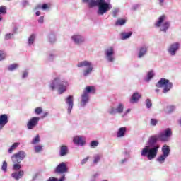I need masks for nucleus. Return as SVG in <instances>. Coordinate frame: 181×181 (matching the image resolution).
Masks as SVG:
<instances>
[{
  "instance_id": "obj_1",
  "label": "nucleus",
  "mask_w": 181,
  "mask_h": 181,
  "mask_svg": "<svg viewBox=\"0 0 181 181\" xmlns=\"http://www.w3.org/2000/svg\"><path fill=\"white\" fill-rule=\"evenodd\" d=\"M172 136V129L168 128L158 134H153L148 137L146 141V146L141 151V156L147 158L148 160H152L158 156L160 146L158 141L169 142Z\"/></svg>"
},
{
  "instance_id": "obj_2",
  "label": "nucleus",
  "mask_w": 181,
  "mask_h": 181,
  "mask_svg": "<svg viewBox=\"0 0 181 181\" xmlns=\"http://www.w3.org/2000/svg\"><path fill=\"white\" fill-rule=\"evenodd\" d=\"M83 4H88V8L98 6L97 15L103 16L108 11L112 9V5L105 0H82Z\"/></svg>"
},
{
  "instance_id": "obj_3",
  "label": "nucleus",
  "mask_w": 181,
  "mask_h": 181,
  "mask_svg": "<svg viewBox=\"0 0 181 181\" xmlns=\"http://www.w3.org/2000/svg\"><path fill=\"white\" fill-rule=\"evenodd\" d=\"M69 86V81L60 77H56L54 80L51 81L49 84V87L52 91H54V90L57 88L58 94H63V93H66Z\"/></svg>"
},
{
  "instance_id": "obj_4",
  "label": "nucleus",
  "mask_w": 181,
  "mask_h": 181,
  "mask_svg": "<svg viewBox=\"0 0 181 181\" xmlns=\"http://www.w3.org/2000/svg\"><path fill=\"white\" fill-rule=\"evenodd\" d=\"M165 21H166V16L165 15H162L158 18V21L155 23L154 25L156 26V28H160V32H163L164 33H166V32H168V30L170 28V21L165 22Z\"/></svg>"
},
{
  "instance_id": "obj_5",
  "label": "nucleus",
  "mask_w": 181,
  "mask_h": 181,
  "mask_svg": "<svg viewBox=\"0 0 181 181\" xmlns=\"http://www.w3.org/2000/svg\"><path fill=\"white\" fill-rule=\"evenodd\" d=\"M156 87L158 88H162L163 87V94H167L169 93L172 88L173 87V83L169 81V79H166L165 78H162L156 84Z\"/></svg>"
},
{
  "instance_id": "obj_6",
  "label": "nucleus",
  "mask_w": 181,
  "mask_h": 181,
  "mask_svg": "<svg viewBox=\"0 0 181 181\" xmlns=\"http://www.w3.org/2000/svg\"><path fill=\"white\" fill-rule=\"evenodd\" d=\"M90 93H92V94L95 93L94 86H87L83 90V93L81 95V107H86V104L90 101V96L88 95Z\"/></svg>"
},
{
  "instance_id": "obj_7",
  "label": "nucleus",
  "mask_w": 181,
  "mask_h": 181,
  "mask_svg": "<svg viewBox=\"0 0 181 181\" xmlns=\"http://www.w3.org/2000/svg\"><path fill=\"white\" fill-rule=\"evenodd\" d=\"M76 66L81 68V67H87L86 69L83 70V76L88 77V76H90V73H93V63L91 62L85 60L83 62H79L77 64Z\"/></svg>"
},
{
  "instance_id": "obj_8",
  "label": "nucleus",
  "mask_w": 181,
  "mask_h": 181,
  "mask_svg": "<svg viewBox=\"0 0 181 181\" xmlns=\"http://www.w3.org/2000/svg\"><path fill=\"white\" fill-rule=\"evenodd\" d=\"M161 151L162 154L157 158L156 161L162 165L165 163V160L170 155V147L168 145H164L162 146Z\"/></svg>"
},
{
  "instance_id": "obj_9",
  "label": "nucleus",
  "mask_w": 181,
  "mask_h": 181,
  "mask_svg": "<svg viewBox=\"0 0 181 181\" xmlns=\"http://www.w3.org/2000/svg\"><path fill=\"white\" fill-rule=\"evenodd\" d=\"M25 158H26V153L23 151H20L11 156V160L13 163H21Z\"/></svg>"
},
{
  "instance_id": "obj_10",
  "label": "nucleus",
  "mask_w": 181,
  "mask_h": 181,
  "mask_svg": "<svg viewBox=\"0 0 181 181\" xmlns=\"http://www.w3.org/2000/svg\"><path fill=\"white\" fill-rule=\"evenodd\" d=\"M115 52L114 51V47H110L107 49L105 50V57L109 63H114L115 61Z\"/></svg>"
},
{
  "instance_id": "obj_11",
  "label": "nucleus",
  "mask_w": 181,
  "mask_h": 181,
  "mask_svg": "<svg viewBox=\"0 0 181 181\" xmlns=\"http://www.w3.org/2000/svg\"><path fill=\"white\" fill-rule=\"evenodd\" d=\"M55 173L58 175H63L64 173H67L69 172V168H67V164L66 163L62 162L59 163L54 170Z\"/></svg>"
},
{
  "instance_id": "obj_12",
  "label": "nucleus",
  "mask_w": 181,
  "mask_h": 181,
  "mask_svg": "<svg viewBox=\"0 0 181 181\" xmlns=\"http://www.w3.org/2000/svg\"><path fill=\"white\" fill-rule=\"evenodd\" d=\"M110 115H115V114H122L124 112V104L119 103L116 108L111 107L107 111Z\"/></svg>"
},
{
  "instance_id": "obj_13",
  "label": "nucleus",
  "mask_w": 181,
  "mask_h": 181,
  "mask_svg": "<svg viewBox=\"0 0 181 181\" xmlns=\"http://www.w3.org/2000/svg\"><path fill=\"white\" fill-rule=\"evenodd\" d=\"M180 48V44L179 42H174L170 45V47L168 49V53L170 54V56H175L176 52Z\"/></svg>"
},
{
  "instance_id": "obj_14",
  "label": "nucleus",
  "mask_w": 181,
  "mask_h": 181,
  "mask_svg": "<svg viewBox=\"0 0 181 181\" xmlns=\"http://www.w3.org/2000/svg\"><path fill=\"white\" fill-rule=\"evenodd\" d=\"M40 120V117H32L28 122L27 123L28 129H33L37 124H39V121Z\"/></svg>"
},
{
  "instance_id": "obj_15",
  "label": "nucleus",
  "mask_w": 181,
  "mask_h": 181,
  "mask_svg": "<svg viewBox=\"0 0 181 181\" xmlns=\"http://www.w3.org/2000/svg\"><path fill=\"white\" fill-rule=\"evenodd\" d=\"M71 40L75 45H83L86 42V38L81 35L76 34L71 37Z\"/></svg>"
},
{
  "instance_id": "obj_16",
  "label": "nucleus",
  "mask_w": 181,
  "mask_h": 181,
  "mask_svg": "<svg viewBox=\"0 0 181 181\" xmlns=\"http://www.w3.org/2000/svg\"><path fill=\"white\" fill-rule=\"evenodd\" d=\"M148 47L145 45L139 47L138 49V54H137L138 59H142V57H144V56H146V54H148Z\"/></svg>"
},
{
  "instance_id": "obj_17",
  "label": "nucleus",
  "mask_w": 181,
  "mask_h": 181,
  "mask_svg": "<svg viewBox=\"0 0 181 181\" xmlns=\"http://www.w3.org/2000/svg\"><path fill=\"white\" fill-rule=\"evenodd\" d=\"M67 105H68V114H71V110H73V106L74 105L73 96L69 95L65 100Z\"/></svg>"
},
{
  "instance_id": "obj_18",
  "label": "nucleus",
  "mask_w": 181,
  "mask_h": 181,
  "mask_svg": "<svg viewBox=\"0 0 181 181\" xmlns=\"http://www.w3.org/2000/svg\"><path fill=\"white\" fill-rule=\"evenodd\" d=\"M8 115L4 114L0 115V131L8 124Z\"/></svg>"
},
{
  "instance_id": "obj_19",
  "label": "nucleus",
  "mask_w": 181,
  "mask_h": 181,
  "mask_svg": "<svg viewBox=\"0 0 181 181\" xmlns=\"http://www.w3.org/2000/svg\"><path fill=\"white\" fill-rule=\"evenodd\" d=\"M73 142L75 145H80V146H84V145H86V141L83 139V137L80 136H74Z\"/></svg>"
},
{
  "instance_id": "obj_20",
  "label": "nucleus",
  "mask_w": 181,
  "mask_h": 181,
  "mask_svg": "<svg viewBox=\"0 0 181 181\" xmlns=\"http://www.w3.org/2000/svg\"><path fill=\"white\" fill-rule=\"evenodd\" d=\"M23 175H25L24 170L16 171L11 174V177L15 179V180H19V179L23 177Z\"/></svg>"
},
{
  "instance_id": "obj_21",
  "label": "nucleus",
  "mask_w": 181,
  "mask_h": 181,
  "mask_svg": "<svg viewBox=\"0 0 181 181\" xmlns=\"http://www.w3.org/2000/svg\"><path fill=\"white\" fill-rule=\"evenodd\" d=\"M141 95L138 92L133 93L130 98L131 104H136V103L139 101V98H141Z\"/></svg>"
},
{
  "instance_id": "obj_22",
  "label": "nucleus",
  "mask_w": 181,
  "mask_h": 181,
  "mask_svg": "<svg viewBox=\"0 0 181 181\" xmlns=\"http://www.w3.org/2000/svg\"><path fill=\"white\" fill-rule=\"evenodd\" d=\"M125 134H127V127H120L117 132V138H122Z\"/></svg>"
},
{
  "instance_id": "obj_23",
  "label": "nucleus",
  "mask_w": 181,
  "mask_h": 181,
  "mask_svg": "<svg viewBox=\"0 0 181 181\" xmlns=\"http://www.w3.org/2000/svg\"><path fill=\"white\" fill-rule=\"evenodd\" d=\"M69 153V148L66 146H62L59 151L60 156H66Z\"/></svg>"
},
{
  "instance_id": "obj_24",
  "label": "nucleus",
  "mask_w": 181,
  "mask_h": 181,
  "mask_svg": "<svg viewBox=\"0 0 181 181\" xmlns=\"http://www.w3.org/2000/svg\"><path fill=\"white\" fill-rule=\"evenodd\" d=\"M153 77H155V73H153V71H150L148 72L146 77L144 78V81L149 83V81H151Z\"/></svg>"
},
{
  "instance_id": "obj_25",
  "label": "nucleus",
  "mask_w": 181,
  "mask_h": 181,
  "mask_svg": "<svg viewBox=\"0 0 181 181\" xmlns=\"http://www.w3.org/2000/svg\"><path fill=\"white\" fill-rule=\"evenodd\" d=\"M120 35H121L122 40H125L127 39H129L131 36H132V32L121 33Z\"/></svg>"
},
{
  "instance_id": "obj_26",
  "label": "nucleus",
  "mask_w": 181,
  "mask_h": 181,
  "mask_svg": "<svg viewBox=\"0 0 181 181\" xmlns=\"http://www.w3.org/2000/svg\"><path fill=\"white\" fill-rule=\"evenodd\" d=\"M56 35L53 33H51L48 35V42L51 44L56 43Z\"/></svg>"
},
{
  "instance_id": "obj_27",
  "label": "nucleus",
  "mask_w": 181,
  "mask_h": 181,
  "mask_svg": "<svg viewBox=\"0 0 181 181\" xmlns=\"http://www.w3.org/2000/svg\"><path fill=\"white\" fill-rule=\"evenodd\" d=\"M35 9H42V11H46L47 9H50V7H49V5H47V4H44L42 5H37L35 7Z\"/></svg>"
},
{
  "instance_id": "obj_28",
  "label": "nucleus",
  "mask_w": 181,
  "mask_h": 181,
  "mask_svg": "<svg viewBox=\"0 0 181 181\" xmlns=\"http://www.w3.org/2000/svg\"><path fill=\"white\" fill-rule=\"evenodd\" d=\"M21 145V143L19 142H16L14 143L11 147L10 149H8V153H12L16 148H18Z\"/></svg>"
},
{
  "instance_id": "obj_29",
  "label": "nucleus",
  "mask_w": 181,
  "mask_h": 181,
  "mask_svg": "<svg viewBox=\"0 0 181 181\" xmlns=\"http://www.w3.org/2000/svg\"><path fill=\"white\" fill-rule=\"evenodd\" d=\"M19 67V65L18 64H13L8 66V70L9 71H13V70H16Z\"/></svg>"
},
{
  "instance_id": "obj_30",
  "label": "nucleus",
  "mask_w": 181,
  "mask_h": 181,
  "mask_svg": "<svg viewBox=\"0 0 181 181\" xmlns=\"http://www.w3.org/2000/svg\"><path fill=\"white\" fill-rule=\"evenodd\" d=\"M40 142V137L39 134H37L36 136L32 140L31 144L33 145H36V144H39Z\"/></svg>"
},
{
  "instance_id": "obj_31",
  "label": "nucleus",
  "mask_w": 181,
  "mask_h": 181,
  "mask_svg": "<svg viewBox=\"0 0 181 181\" xmlns=\"http://www.w3.org/2000/svg\"><path fill=\"white\" fill-rule=\"evenodd\" d=\"M100 159H101V155L100 154L95 155L93 157V163L95 165H97V163L100 162Z\"/></svg>"
},
{
  "instance_id": "obj_32",
  "label": "nucleus",
  "mask_w": 181,
  "mask_h": 181,
  "mask_svg": "<svg viewBox=\"0 0 181 181\" xmlns=\"http://www.w3.org/2000/svg\"><path fill=\"white\" fill-rule=\"evenodd\" d=\"M127 21L124 19H119L116 21L115 25L116 26H122L123 25H125Z\"/></svg>"
},
{
  "instance_id": "obj_33",
  "label": "nucleus",
  "mask_w": 181,
  "mask_h": 181,
  "mask_svg": "<svg viewBox=\"0 0 181 181\" xmlns=\"http://www.w3.org/2000/svg\"><path fill=\"white\" fill-rule=\"evenodd\" d=\"M1 170L6 173L8 172V163L6 161H3V164L1 165Z\"/></svg>"
},
{
  "instance_id": "obj_34",
  "label": "nucleus",
  "mask_w": 181,
  "mask_h": 181,
  "mask_svg": "<svg viewBox=\"0 0 181 181\" xmlns=\"http://www.w3.org/2000/svg\"><path fill=\"white\" fill-rule=\"evenodd\" d=\"M36 38V36L35 34H33L30 36L28 38V45L30 46V45H33V42H35V39Z\"/></svg>"
},
{
  "instance_id": "obj_35",
  "label": "nucleus",
  "mask_w": 181,
  "mask_h": 181,
  "mask_svg": "<svg viewBox=\"0 0 181 181\" xmlns=\"http://www.w3.org/2000/svg\"><path fill=\"white\" fill-rule=\"evenodd\" d=\"M64 179H66L65 175H63L59 180L54 177H50L47 181H64Z\"/></svg>"
},
{
  "instance_id": "obj_36",
  "label": "nucleus",
  "mask_w": 181,
  "mask_h": 181,
  "mask_svg": "<svg viewBox=\"0 0 181 181\" xmlns=\"http://www.w3.org/2000/svg\"><path fill=\"white\" fill-rule=\"evenodd\" d=\"M124 153L127 156L126 158H124V159L121 160V161H120L121 165H124V163L128 162V159H129V153L125 152Z\"/></svg>"
},
{
  "instance_id": "obj_37",
  "label": "nucleus",
  "mask_w": 181,
  "mask_h": 181,
  "mask_svg": "<svg viewBox=\"0 0 181 181\" xmlns=\"http://www.w3.org/2000/svg\"><path fill=\"white\" fill-rule=\"evenodd\" d=\"M21 163H14V165H13V170H20L22 168V165L19 164Z\"/></svg>"
},
{
  "instance_id": "obj_38",
  "label": "nucleus",
  "mask_w": 181,
  "mask_h": 181,
  "mask_svg": "<svg viewBox=\"0 0 181 181\" xmlns=\"http://www.w3.org/2000/svg\"><path fill=\"white\" fill-rule=\"evenodd\" d=\"M6 6H0V15H6Z\"/></svg>"
},
{
  "instance_id": "obj_39",
  "label": "nucleus",
  "mask_w": 181,
  "mask_h": 181,
  "mask_svg": "<svg viewBox=\"0 0 181 181\" xmlns=\"http://www.w3.org/2000/svg\"><path fill=\"white\" fill-rule=\"evenodd\" d=\"M145 103L146 108L149 109L152 107V101H151V99H146Z\"/></svg>"
},
{
  "instance_id": "obj_40",
  "label": "nucleus",
  "mask_w": 181,
  "mask_h": 181,
  "mask_svg": "<svg viewBox=\"0 0 181 181\" xmlns=\"http://www.w3.org/2000/svg\"><path fill=\"white\" fill-rule=\"evenodd\" d=\"M98 146V141H92L90 144V148H97Z\"/></svg>"
},
{
  "instance_id": "obj_41",
  "label": "nucleus",
  "mask_w": 181,
  "mask_h": 181,
  "mask_svg": "<svg viewBox=\"0 0 181 181\" xmlns=\"http://www.w3.org/2000/svg\"><path fill=\"white\" fill-rule=\"evenodd\" d=\"M35 151L36 153H39V152H42V150L43 149L42 146L38 145L34 147Z\"/></svg>"
},
{
  "instance_id": "obj_42",
  "label": "nucleus",
  "mask_w": 181,
  "mask_h": 181,
  "mask_svg": "<svg viewBox=\"0 0 181 181\" xmlns=\"http://www.w3.org/2000/svg\"><path fill=\"white\" fill-rule=\"evenodd\" d=\"M167 114H172L175 111V106H168L167 107Z\"/></svg>"
},
{
  "instance_id": "obj_43",
  "label": "nucleus",
  "mask_w": 181,
  "mask_h": 181,
  "mask_svg": "<svg viewBox=\"0 0 181 181\" xmlns=\"http://www.w3.org/2000/svg\"><path fill=\"white\" fill-rule=\"evenodd\" d=\"M158 124V120L156 119H151L150 121V125L151 127H156V124Z\"/></svg>"
},
{
  "instance_id": "obj_44",
  "label": "nucleus",
  "mask_w": 181,
  "mask_h": 181,
  "mask_svg": "<svg viewBox=\"0 0 181 181\" xmlns=\"http://www.w3.org/2000/svg\"><path fill=\"white\" fill-rule=\"evenodd\" d=\"M99 175H100V174H99L98 173H96L95 175H93L90 177V181H95V180L97 179V177H98Z\"/></svg>"
},
{
  "instance_id": "obj_45",
  "label": "nucleus",
  "mask_w": 181,
  "mask_h": 181,
  "mask_svg": "<svg viewBox=\"0 0 181 181\" xmlns=\"http://www.w3.org/2000/svg\"><path fill=\"white\" fill-rule=\"evenodd\" d=\"M5 60V52L2 50H0V62Z\"/></svg>"
},
{
  "instance_id": "obj_46",
  "label": "nucleus",
  "mask_w": 181,
  "mask_h": 181,
  "mask_svg": "<svg viewBox=\"0 0 181 181\" xmlns=\"http://www.w3.org/2000/svg\"><path fill=\"white\" fill-rule=\"evenodd\" d=\"M119 12V9L118 8H114L113 9V12H112V15H113V18H117V13Z\"/></svg>"
},
{
  "instance_id": "obj_47",
  "label": "nucleus",
  "mask_w": 181,
  "mask_h": 181,
  "mask_svg": "<svg viewBox=\"0 0 181 181\" xmlns=\"http://www.w3.org/2000/svg\"><path fill=\"white\" fill-rule=\"evenodd\" d=\"M12 36H13V34H12V33H7L5 35V40H9V39L12 38Z\"/></svg>"
},
{
  "instance_id": "obj_48",
  "label": "nucleus",
  "mask_w": 181,
  "mask_h": 181,
  "mask_svg": "<svg viewBox=\"0 0 181 181\" xmlns=\"http://www.w3.org/2000/svg\"><path fill=\"white\" fill-rule=\"evenodd\" d=\"M42 107H37V108H35V112L37 115H40V113L41 112H42Z\"/></svg>"
},
{
  "instance_id": "obj_49",
  "label": "nucleus",
  "mask_w": 181,
  "mask_h": 181,
  "mask_svg": "<svg viewBox=\"0 0 181 181\" xmlns=\"http://www.w3.org/2000/svg\"><path fill=\"white\" fill-rule=\"evenodd\" d=\"M21 5H22L23 8H25V7L28 6V5H29V2L26 0H23L21 3Z\"/></svg>"
},
{
  "instance_id": "obj_50",
  "label": "nucleus",
  "mask_w": 181,
  "mask_h": 181,
  "mask_svg": "<svg viewBox=\"0 0 181 181\" xmlns=\"http://www.w3.org/2000/svg\"><path fill=\"white\" fill-rule=\"evenodd\" d=\"M88 159H90L89 157H86V158L83 159L81 162V165H86V163L88 162Z\"/></svg>"
},
{
  "instance_id": "obj_51",
  "label": "nucleus",
  "mask_w": 181,
  "mask_h": 181,
  "mask_svg": "<svg viewBox=\"0 0 181 181\" xmlns=\"http://www.w3.org/2000/svg\"><path fill=\"white\" fill-rule=\"evenodd\" d=\"M139 8V4H134L133 5L132 9V11H136Z\"/></svg>"
},
{
  "instance_id": "obj_52",
  "label": "nucleus",
  "mask_w": 181,
  "mask_h": 181,
  "mask_svg": "<svg viewBox=\"0 0 181 181\" xmlns=\"http://www.w3.org/2000/svg\"><path fill=\"white\" fill-rule=\"evenodd\" d=\"M45 20V17L44 16H40L38 19V23H43Z\"/></svg>"
},
{
  "instance_id": "obj_53",
  "label": "nucleus",
  "mask_w": 181,
  "mask_h": 181,
  "mask_svg": "<svg viewBox=\"0 0 181 181\" xmlns=\"http://www.w3.org/2000/svg\"><path fill=\"white\" fill-rule=\"evenodd\" d=\"M129 112H131V109H127L123 116L125 117V115H127V114H129Z\"/></svg>"
},
{
  "instance_id": "obj_54",
  "label": "nucleus",
  "mask_w": 181,
  "mask_h": 181,
  "mask_svg": "<svg viewBox=\"0 0 181 181\" xmlns=\"http://www.w3.org/2000/svg\"><path fill=\"white\" fill-rule=\"evenodd\" d=\"M23 78H26V77H28V72H24L23 76H22Z\"/></svg>"
},
{
  "instance_id": "obj_55",
  "label": "nucleus",
  "mask_w": 181,
  "mask_h": 181,
  "mask_svg": "<svg viewBox=\"0 0 181 181\" xmlns=\"http://www.w3.org/2000/svg\"><path fill=\"white\" fill-rule=\"evenodd\" d=\"M47 115H49V112H44V114L42 115V118H46V117H47Z\"/></svg>"
},
{
  "instance_id": "obj_56",
  "label": "nucleus",
  "mask_w": 181,
  "mask_h": 181,
  "mask_svg": "<svg viewBox=\"0 0 181 181\" xmlns=\"http://www.w3.org/2000/svg\"><path fill=\"white\" fill-rule=\"evenodd\" d=\"M165 2V0H159V4L160 6H163V3Z\"/></svg>"
},
{
  "instance_id": "obj_57",
  "label": "nucleus",
  "mask_w": 181,
  "mask_h": 181,
  "mask_svg": "<svg viewBox=\"0 0 181 181\" xmlns=\"http://www.w3.org/2000/svg\"><path fill=\"white\" fill-rule=\"evenodd\" d=\"M53 57H54V55L52 54H51L49 55V60H53Z\"/></svg>"
},
{
  "instance_id": "obj_58",
  "label": "nucleus",
  "mask_w": 181,
  "mask_h": 181,
  "mask_svg": "<svg viewBox=\"0 0 181 181\" xmlns=\"http://www.w3.org/2000/svg\"><path fill=\"white\" fill-rule=\"evenodd\" d=\"M35 15H36V16H40V11H37L35 13Z\"/></svg>"
},
{
  "instance_id": "obj_59",
  "label": "nucleus",
  "mask_w": 181,
  "mask_h": 181,
  "mask_svg": "<svg viewBox=\"0 0 181 181\" xmlns=\"http://www.w3.org/2000/svg\"><path fill=\"white\" fill-rule=\"evenodd\" d=\"M155 91H156V93H159L160 90L159 89H156Z\"/></svg>"
},
{
  "instance_id": "obj_60",
  "label": "nucleus",
  "mask_w": 181,
  "mask_h": 181,
  "mask_svg": "<svg viewBox=\"0 0 181 181\" xmlns=\"http://www.w3.org/2000/svg\"><path fill=\"white\" fill-rule=\"evenodd\" d=\"M14 30H15V31L18 30V28H14Z\"/></svg>"
},
{
  "instance_id": "obj_61",
  "label": "nucleus",
  "mask_w": 181,
  "mask_h": 181,
  "mask_svg": "<svg viewBox=\"0 0 181 181\" xmlns=\"http://www.w3.org/2000/svg\"><path fill=\"white\" fill-rule=\"evenodd\" d=\"M1 21H2V17L0 16V22H1Z\"/></svg>"
}]
</instances>
